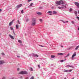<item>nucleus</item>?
Listing matches in <instances>:
<instances>
[{"instance_id":"obj_22","label":"nucleus","mask_w":79,"mask_h":79,"mask_svg":"<svg viewBox=\"0 0 79 79\" xmlns=\"http://www.w3.org/2000/svg\"><path fill=\"white\" fill-rule=\"evenodd\" d=\"M10 28L11 30L12 31L13 30V27H10Z\"/></svg>"},{"instance_id":"obj_47","label":"nucleus","mask_w":79,"mask_h":79,"mask_svg":"<svg viewBox=\"0 0 79 79\" xmlns=\"http://www.w3.org/2000/svg\"><path fill=\"white\" fill-rule=\"evenodd\" d=\"M62 22H63V23H65V22L63 21H62Z\"/></svg>"},{"instance_id":"obj_12","label":"nucleus","mask_w":79,"mask_h":79,"mask_svg":"<svg viewBox=\"0 0 79 79\" xmlns=\"http://www.w3.org/2000/svg\"><path fill=\"white\" fill-rule=\"evenodd\" d=\"M58 55L62 56V55H63V53H58Z\"/></svg>"},{"instance_id":"obj_18","label":"nucleus","mask_w":79,"mask_h":79,"mask_svg":"<svg viewBox=\"0 0 79 79\" xmlns=\"http://www.w3.org/2000/svg\"><path fill=\"white\" fill-rule=\"evenodd\" d=\"M69 56V54H68L67 55L65 56V57L66 58V57H68V56Z\"/></svg>"},{"instance_id":"obj_17","label":"nucleus","mask_w":79,"mask_h":79,"mask_svg":"<svg viewBox=\"0 0 79 79\" xmlns=\"http://www.w3.org/2000/svg\"><path fill=\"white\" fill-rule=\"evenodd\" d=\"M79 47V46H77V47L75 48V50H77V48H78Z\"/></svg>"},{"instance_id":"obj_50","label":"nucleus","mask_w":79,"mask_h":79,"mask_svg":"<svg viewBox=\"0 0 79 79\" xmlns=\"http://www.w3.org/2000/svg\"><path fill=\"white\" fill-rule=\"evenodd\" d=\"M28 79V77H27V78H26V79Z\"/></svg>"},{"instance_id":"obj_29","label":"nucleus","mask_w":79,"mask_h":79,"mask_svg":"<svg viewBox=\"0 0 79 79\" xmlns=\"http://www.w3.org/2000/svg\"><path fill=\"white\" fill-rule=\"evenodd\" d=\"M32 5H33V3H31L30 4V6H32Z\"/></svg>"},{"instance_id":"obj_8","label":"nucleus","mask_w":79,"mask_h":79,"mask_svg":"<svg viewBox=\"0 0 79 79\" xmlns=\"http://www.w3.org/2000/svg\"><path fill=\"white\" fill-rule=\"evenodd\" d=\"M22 4H20L19 5L17 6L16 7L17 8H20V7H21V6H22Z\"/></svg>"},{"instance_id":"obj_14","label":"nucleus","mask_w":79,"mask_h":79,"mask_svg":"<svg viewBox=\"0 0 79 79\" xmlns=\"http://www.w3.org/2000/svg\"><path fill=\"white\" fill-rule=\"evenodd\" d=\"M37 15H42V13L39 12H37Z\"/></svg>"},{"instance_id":"obj_48","label":"nucleus","mask_w":79,"mask_h":79,"mask_svg":"<svg viewBox=\"0 0 79 79\" xmlns=\"http://www.w3.org/2000/svg\"><path fill=\"white\" fill-rule=\"evenodd\" d=\"M49 15H52V14H49Z\"/></svg>"},{"instance_id":"obj_11","label":"nucleus","mask_w":79,"mask_h":79,"mask_svg":"<svg viewBox=\"0 0 79 79\" xmlns=\"http://www.w3.org/2000/svg\"><path fill=\"white\" fill-rule=\"evenodd\" d=\"M16 29H19V25H18V24H17L16 25Z\"/></svg>"},{"instance_id":"obj_43","label":"nucleus","mask_w":79,"mask_h":79,"mask_svg":"<svg viewBox=\"0 0 79 79\" xmlns=\"http://www.w3.org/2000/svg\"><path fill=\"white\" fill-rule=\"evenodd\" d=\"M72 23L73 24V23H74V22L73 21H72Z\"/></svg>"},{"instance_id":"obj_1","label":"nucleus","mask_w":79,"mask_h":79,"mask_svg":"<svg viewBox=\"0 0 79 79\" xmlns=\"http://www.w3.org/2000/svg\"><path fill=\"white\" fill-rule=\"evenodd\" d=\"M31 25L32 26H35V18H32L31 20Z\"/></svg>"},{"instance_id":"obj_3","label":"nucleus","mask_w":79,"mask_h":79,"mask_svg":"<svg viewBox=\"0 0 79 79\" xmlns=\"http://www.w3.org/2000/svg\"><path fill=\"white\" fill-rule=\"evenodd\" d=\"M20 74H27V72L26 71H21L19 73Z\"/></svg>"},{"instance_id":"obj_24","label":"nucleus","mask_w":79,"mask_h":79,"mask_svg":"<svg viewBox=\"0 0 79 79\" xmlns=\"http://www.w3.org/2000/svg\"><path fill=\"white\" fill-rule=\"evenodd\" d=\"M30 68L31 71H33V69H32V68Z\"/></svg>"},{"instance_id":"obj_9","label":"nucleus","mask_w":79,"mask_h":79,"mask_svg":"<svg viewBox=\"0 0 79 79\" xmlns=\"http://www.w3.org/2000/svg\"><path fill=\"white\" fill-rule=\"evenodd\" d=\"M9 36L12 39H14L13 36H12L11 35H9Z\"/></svg>"},{"instance_id":"obj_46","label":"nucleus","mask_w":79,"mask_h":79,"mask_svg":"<svg viewBox=\"0 0 79 79\" xmlns=\"http://www.w3.org/2000/svg\"><path fill=\"white\" fill-rule=\"evenodd\" d=\"M18 71H19V68L17 69Z\"/></svg>"},{"instance_id":"obj_42","label":"nucleus","mask_w":79,"mask_h":79,"mask_svg":"<svg viewBox=\"0 0 79 79\" xmlns=\"http://www.w3.org/2000/svg\"><path fill=\"white\" fill-rule=\"evenodd\" d=\"M17 57L18 58H20V56H17Z\"/></svg>"},{"instance_id":"obj_49","label":"nucleus","mask_w":79,"mask_h":79,"mask_svg":"<svg viewBox=\"0 0 79 79\" xmlns=\"http://www.w3.org/2000/svg\"><path fill=\"white\" fill-rule=\"evenodd\" d=\"M66 23H68V21H66Z\"/></svg>"},{"instance_id":"obj_10","label":"nucleus","mask_w":79,"mask_h":79,"mask_svg":"<svg viewBox=\"0 0 79 79\" xmlns=\"http://www.w3.org/2000/svg\"><path fill=\"white\" fill-rule=\"evenodd\" d=\"M65 67H70V68H74L73 66H71L70 65H67L65 66Z\"/></svg>"},{"instance_id":"obj_20","label":"nucleus","mask_w":79,"mask_h":79,"mask_svg":"<svg viewBox=\"0 0 79 79\" xmlns=\"http://www.w3.org/2000/svg\"><path fill=\"white\" fill-rule=\"evenodd\" d=\"M51 58H55V56L53 55H51Z\"/></svg>"},{"instance_id":"obj_34","label":"nucleus","mask_w":79,"mask_h":79,"mask_svg":"<svg viewBox=\"0 0 79 79\" xmlns=\"http://www.w3.org/2000/svg\"><path fill=\"white\" fill-rule=\"evenodd\" d=\"M32 0H28V2H31V1H32Z\"/></svg>"},{"instance_id":"obj_2","label":"nucleus","mask_w":79,"mask_h":79,"mask_svg":"<svg viewBox=\"0 0 79 79\" xmlns=\"http://www.w3.org/2000/svg\"><path fill=\"white\" fill-rule=\"evenodd\" d=\"M63 3V1H57L56 2V4H57V5H62Z\"/></svg>"},{"instance_id":"obj_13","label":"nucleus","mask_w":79,"mask_h":79,"mask_svg":"<svg viewBox=\"0 0 79 79\" xmlns=\"http://www.w3.org/2000/svg\"><path fill=\"white\" fill-rule=\"evenodd\" d=\"M75 14L76 16H77V11H74Z\"/></svg>"},{"instance_id":"obj_23","label":"nucleus","mask_w":79,"mask_h":79,"mask_svg":"<svg viewBox=\"0 0 79 79\" xmlns=\"http://www.w3.org/2000/svg\"><path fill=\"white\" fill-rule=\"evenodd\" d=\"M68 71H69V70H67L64 71V72H68Z\"/></svg>"},{"instance_id":"obj_36","label":"nucleus","mask_w":79,"mask_h":79,"mask_svg":"<svg viewBox=\"0 0 79 79\" xmlns=\"http://www.w3.org/2000/svg\"><path fill=\"white\" fill-rule=\"evenodd\" d=\"M72 71H73V70H69V72H71Z\"/></svg>"},{"instance_id":"obj_41","label":"nucleus","mask_w":79,"mask_h":79,"mask_svg":"<svg viewBox=\"0 0 79 79\" xmlns=\"http://www.w3.org/2000/svg\"><path fill=\"white\" fill-rule=\"evenodd\" d=\"M2 79H5V77H4L2 78Z\"/></svg>"},{"instance_id":"obj_54","label":"nucleus","mask_w":79,"mask_h":79,"mask_svg":"<svg viewBox=\"0 0 79 79\" xmlns=\"http://www.w3.org/2000/svg\"><path fill=\"white\" fill-rule=\"evenodd\" d=\"M0 59H1V57H0Z\"/></svg>"},{"instance_id":"obj_6","label":"nucleus","mask_w":79,"mask_h":79,"mask_svg":"<svg viewBox=\"0 0 79 79\" xmlns=\"http://www.w3.org/2000/svg\"><path fill=\"white\" fill-rule=\"evenodd\" d=\"M76 56V52H75L74 54L72 55V58H74V56Z\"/></svg>"},{"instance_id":"obj_38","label":"nucleus","mask_w":79,"mask_h":79,"mask_svg":"<svg viewBox=\"0 0 79 79\" xmlns=\"http://www.w3.org/2000/svg\"><path fill=\"white\" fill-rule=\"evenodd\" d=\"M38 68H40V65H38Z\"/></svg>"},{"instance_id":"obj_25","label":"nucleus","mask_w":79,"mask_h":79,"mask_svg":"<svg viewBox=\"0 0 79 79\" xmlns=\"http://www.w3.org/2000/svg\"><path fill=\"white\" fill-rule=\"evenodd\" d=\"M52 11H49L48 12V13H52Z\"/></svg>"},{"instance_id":"obj_32","label":"nucleus","mask_w":79,"mask_h":79,"mask_svg":"<svg viewBox=\"0 0 79 79\" xmlns=\"http://www.w3.org/2000/svg\"><path fill=\"white\" fill-rule=\"evenodd\" d=\"M40 21L41 23H42V19H40Z\"/></svg>"},{"instance_id":"obj_15","label":"nucleus","mask_w":79,"mask_h":79,"mask_svg":"<svg viewBox=\"0 0 79 79\" xmlns=\"http://www.w3.org/2000/svg\"><path fill=\"white\" fill-rule=\"evenodd\" d=\"M58 8H59V9H62V8H64V7H58Z\"/></svg>"},{"instance_id":"obj_7","label":"nucleus","mask_w":79,"mask_h":79,"mask_svg":"<svg viewBox=\"0 0 79 79\" xmlns=\"http://www.w3.org/2000/svg\"><path fill=\"white\" fill-rule=\"evenodd\" d=\"M3 63H5V62L3 60H0V64H3Z\"/></svg>"},{"instance_id":"obj_27","label":"nucleus","mask_w":79,"mask_h":79,"mask_svg":"<svg viewBox=\"0 0 79 79\" xmlns=\"http://www.w3.org/2000/svg\"><path fill=\"white\" fill-rule=\"evenodd\" d=\"M69 11H73L72 9H71V8L70 9Z\"/></svg>"},{"instance_id":"obj_16","label":"nucleus","mask_w":79,"mask_h":79,"mask_svg":"<svg viewBox=\"0 0 79 79\" xmlns=\"http://www.w3.org/2000/svg\"><path fill=\"white\" fill-rule=\"evenodd\" d=\"M18 42L20 43V44H21V43H22V41H21L20 40H19Z\"/></svg>"},{"instance_id":"obj_39","label":"nucleus","mask_w":79,"mask_h":79,"mask_svg":"<svg viewBox=\"0 0 79 79\" xmlns=\"http://www.w3.org/2000/svg\"><path fill=\"white\" fill-rule=\"evenodd\" d=\"M77 18L79 20V17H77Z\"/></svg>"},{"instance_id":"obj_30","label":"nucleus","mask_w":79,"mask_h":79,"mask_svg":"<svg viewBox=\"0 0 79 79\" xmlns=\"http://www.w3.org/2000/svg\"><path fill=\"white\" fill-rule=\"evenodd\" d=\"M17 22H18L19 24H20V22H19V20H17Z\"/></svg>"},{"instance_id":"obj_52","label":"nucleus","mask_w":79,"mask_h":79,"mask_svg":"<svg viewBox=\"0 0 79 79\" xmlns=\"http://www.w3.org/2000/svg\"><path fill=\"white\" fill-rule=\"evenodd\" d=\"M11 79H14V78H12Z\"/></svg>"},{"instance_id":"obj_31","label":"nucleus","mask_w":79,"mask_h":79,"mask_svg":"<svg viewBox=\"0 0 79 79\" xmlns=\"http://www.w3.org/2000/svg\"><path fill=\"white\" fill-rule=\"evenodd\" d=\"M30 79H34V77H32Z\"/></svg>"},{"instance_id":"obj_5","label":"nucleus","mask_w":79,"mask_h":79,"mask_svg":"<svg viewBox=\"0 0 79 79\" xmlns=\"http://www.w3.org/2000/svg\"><path fill=\"white\" fill-rule=\"evenodd\" d=\"M32 54V55L33 56H35V57H36V56L37 57H39V56L36 54L33 53Z\"/></svg>"},{"instance_id":"obj_4","label":"nucleus","mask_w":79,"mask_h":79,"mask_svg":"<svg viewBox=\"0 0 79 79\" xmlns=\"http://www.w3.org/2000/svg\"><path fill=\"white\" fill-rule=\"evenodd\" d=\"M75 5L77 6V7L79 8V3L78 2H75Z\"/></svg>"},{"instance_id":"obj_56","label":"nucleus","mask_w":79,"mask_h":79,"mask_svg":"<svg viewBox=\"0 0 79 79\" xmlns=\"http://www.w3.org/2000/svg\"><path fill=\"white\" fill-rule=\"evenodd\" d=\"M65 60H66V59H65Z\"/></svg>"},{"instance_id":"obj_19","label":"nucleus","mask_w":79,"mask_h":79,"mask_svg":"<svg viewBox=\"0 0 79 79\" xmlns=\"http://www.w3.org/2000/svg\"><path fill=\"white\" fill-rule=\"evenodd\" d=\"M12 23H13V22H10L9 23V26H11V24H12Z\"/></svg>"},{"instance_id":"obj_53","label":"nucleus","mask_w":79,"mask_h":79,"mask_svg":"<svg viewBox=\"0 0 79 79\" xmlns=\"http://www.w3.org/2000/svg\"><path fill=\"white\" fill-rule=\"evenodd\" d=\"M78 30H79V27L78 28Z\"/></svg>"},{"instance_id":"obj_45","label":"nucleus","mask_w":79,"mask_h":79,"mask_svg":"<svg viewBox=\"0 0 79 79\" xmlns=\"http://www.w3.org/2000/svg\"><path fill=\"white\" fill-rule=\"evenodd\" d=\"M29 21V19H27L26 20V21Z\"/></svg>"},{"instance_id":"obj_40","label":"nucleus","mask_w":79,"mask_h":79,"mask_svg":"<svg viewBox=\"0 0 79 79\" xmlns=\"http://www.w3.org/2000/svg\"><path fill=\"white\" fill-rule=\"evenodd\" d=\"M14 21H15V19H13L12 21V23H13V22H14Z\"/></svg>"},{"instance_id":"obj_28","label":"nucleus","mask_w":79,"mask_h":79,"mask_svg":"<svg viewBox=\"0 0 79 79\" xmlns=\"http://www.w3.org/2000/svg\"><path fill=\"white\" fill-rule=\"evenodd\" d=\"M62 7H64V8H66V6H64V5H63Z\"/></svg>"},{"instance_id":"obj_21","label":"nucleus","mask_w":79,"mask_h":79,"mask_svg":"<svg viewBox=\"0 0 79 79\" xmlns=\"http://www.w3.org/2000/svg\"><path fill=\"white\" fill-rule=\"evenodd\" d=\"M53 14H56V11H53Z\"/></svg>"},{"instance_id":"obj_55","label":"nucleus","mask_w":79,"mask_h":79,"mask_svg":"<svg viewBox=\"0 0 79 79\" xmlns=\"http://www.w3.org/2000/svg\"><path fill=\"white\" fill-rule=\"evenodd\" d=\"M1 35V34H0V35Z\"/></svg>"},{"instance_id":"obj_51","label":"nucleus","mask_w":79,"mask_h":79,"mask_svg":"<svg viewBox=\"0 0 79 79\" xmlns=\"http://www.w3.org/2000/svg\"><path fill=\"white\" fill-rule=\"evenodd\" d=\"M61 47L63 48V46H61Z\"/></svg>"},{"instance_id":"obj_26","label":"nucleus","mask_w":79,"mask_h":79,"mask_svg":"<svg viewBox=\"0 0 79 79\" xmlns=\"http://www.w3.org/2000/svg\"><path fill=\"white\" fill-rule=\"evenodd\" d=\"M1 54H2V55H3V56H5V54L3 52H2L1 53Z\"/></svg>"},{"instance_id":"obj_37","label":"nucleus","mask_w":79,"mask_h":79,"mask_svg":"<svg viewBox=\"0 0 79 79\" xmlns=\"http://www.w3.org/2000/svg\"><path fill=\"white\" fill-rule=\"evenodd\" d=\"M64 61V60H60V62H63Z\"/></svg>"},{"instance_id":"obj_33","label":"nucleus","mask_w":79,"mask_h":79,"mask_svg":"<svg viewBox=\"0 0 79 79\" xmlns=\"http://www.w3.org/2000/svg\"><path fill=\"white\" fill-rule=\"evenodd\" d=\"M23 10H22L21 11V13H23Z\"/></svg>"},{"instance_id":"obj_44","label":"nucleus","mask_w":79,"mask_h":79,"mask_svg":"<svg viewBox=\"0 0 79 79\" xmlns=\"http://www.w3.org/2000/svg\"><path fill=\"white\" fill-rule=\"evenodd\" d=\"M2 9H0V12H1V11H2Z\"/></svg>"},{"instance_id":"obj_35","label":"nucleus","mask_w":79,"mask_h":79,"mask_svg":"<svg viewBox=\"0 0 79 79\" xmlns=\"http://www.w3.org/2000/svg\"><path fill=\"white\" fill-rule=\"evenodd\" d=\"M40 47H44V46H43L42 45H40Z\"/></svg>"}]
</instances>
